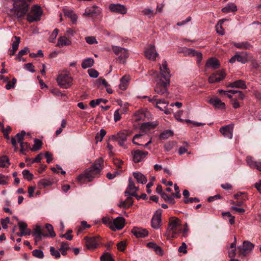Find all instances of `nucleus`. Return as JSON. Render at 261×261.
Masks as SVG:
<instances>
[{
    "instance_id": "28",
    "label": "nucleus",
    "mask_w": 261,
    "mask_h": 261,
    "mask_svg": "<svg viewBox=\"0 0 261 261\" xmlns=\"http://www.w3.org/2000/svg\"><path fill=\"white\" fill-rule=\"evenodd\" d=\"M147 246L149 247V248L152 249L155 253L160 255L162 256L163 255V250L161 248V247L158 246L157 244H156L154 243L153 242H149L147 244Z\"/></svg>"
},
{
    "instance_id": "48",
    "label": "nucleus",
    "mask_w": 261,
    "mask_h": 261,
    "mask_svg": "<svg viewBox=\"0 0 261 261\" xmlns=\"http://www.w3.org/2000/svg\"><path fill=\"white\" fill-rule=\"evenodd\" d=\"M26 135V133L24 130H22L20 133H17L15 136V139H16L17 140V142L19 143H20V142H22L24 136Z\"/></svg>"
},
{
    "instance_id": "64",
    "label": "nucleus",
    "mask_w": 261,
    "mask_h": 261,
    "mask_svg": "<svg viewBox=\"0 0 261 261\" xmlns=\"http://www.w3.org/2000/svg\"><path fill=\"white\" fill-rule=\"evenodd\" d=\"M236 248H229L228 251V255L229 258H234L236 255Z\"/></svg>"
},
{
    "instance_id": "37",
    "label": "nucleus",
    "mask_w": 261,
    "mask_h": 261,
    "mask_svg": "<svg viewBox=\"0 0 261 261\" xmlns=\"http://www.w3.org/2000/svg\"><path fill=\"white\" fill-rule=\"evenodd\" d=\"M10 164L9 159L7 156L3 155L0 157V167H8Z\"/></svg>"
},
{
    "instance_id": "29",
    "label": "nucleus",
    "mask_w": 261,
    "mask_h": 261,
    "mask_svg": "<svg viewBox=\"0 0 261 261\" xmlns=\"http://www.w3.org/2000/svg\"><path fill=\"white\" fill-rule=\"evenodd\" d=\"M129 184L128 186V187L127 188L125 192V195L126 196H127L128 194L130 195L132 193H130V191L135 190V192L136 191H138L139 188L138 187H136L135 185L134 182L133 181V179L131 177L129 178L128 179Z\"/></svg>"
},
{
    "instance_id": "43",
    "label": "nucleus",
    "mask_w": 261,
    "mask_h": 261,
    "mask_svg": "<svg viewBox=\"0 0 261 261\" xmlns=\"http://www.w3.org/2000/svg\"><path fill=\"white\" fill-rule=\"evenodd\" d=\"M246 162L251 168L254 169L256 166L257 161H254L251 156H248L246 159Z\"/></svg>"
},
{
    "instance_id": "59",
    "label": "nucleus",
    "mask_w": 261,
    "mask_h": 261,
    "mask_svg": "<svg viewBox=\"0 0 261 261\" xmlns=\"http://www.w3.org/2000/svg\"><path fill=\"white\" fill-rule=\"evenodd\" d=\"M59 33V30L58 29H55L53 32H52L51 34L49 36V41L50 42H54L55 40L56 39L58 34Z\"/></svg>"
},
{
    "instance_id": "26",
    "label": "nucleus",
    "mask_w": 261,
    "mask_h": 261,
    "mask_svg": "<svg viewBox=\"0 0 261 261\" xmlns=\"http://www.w3.org/2000/svg\"><path fill=\"white\" fill-rule=\"evenodd\" d=\"M232 44L238 49H250L252 47V45L248 41L233 42Z\"/></svg>"
},
{
    "instance_id": "46",
    "label": "nucleus",
    "mask_w": 261,
    "mask_h": 261,
    "mask_svg": "<svg viewBox=\"0 0 261 261\" xmlns=\"http://www.w3.org/2000/svg\"><path fill=\"white\" fill-rule=\"evenodd\" d=\"M101 261H115L112 258V255L108 252L105 253L100 257Z\"/></svg>"
},
{
    "instance_id": "36",
    "label": "nucleus",
    "mask_w": 261,
    "mask_h": 261,
    "mask_svg": "<svg viewBox=\"0 0 261 261\" xmlns=\"http://www.w3.org/2000/svg\"><path fill=\"white\" fill-rule=\"evenodd\" d=\"M63 12L65 16L71 18L73 23L76 21L77 16L72 11L67 9H64Z\"/></svg>"
},
{
    "instance_id": "63",
    "label": "nucleus",
    "mask_w": 261,
    "mask_h": 261,
    "mask_svg": "<svg viewBox=\"0 0 261 261\" xmlns=\"http://www.w3.org/2000/svg\"><path fill=\"white\" fill-rule=\"evenodd\" d=\"M187 245L185 242L181 243V245L179 247L178 251L179 252H182L184 254L187 253Z\"/></svg>"
},
{
    "instance_id": "16",
    "label": "nucleus",
    "mask_w": 261,
    "mask_h": 261,
    "mask_svg": "<svg viewBox=\"0 0 261 261\" xmlns=\"http://www.w3.org/2000/svg\"><path fill=\"white\" fill-rule=\"evenodd\" d=\"M125 219L122 217H118L113 220L111 230L115 231L122 229L125 225Z\"/></svg>"
},
{
    "instance_id": "22",
    "label": "nucleus",
    "mask_w": 261,
    "mask_h": 261,
    "mask_svg": "<svg viewBox=\"0 0 261 261\" xmlns=\"http://www.w3.org/2000/svg\"><path fill=\"white\" fill-rule=\"evenodd\" d=\"M132 232L137 238H144L148 234V232L146 229L138 227H134L132 230Z\"/></svg>"
},
{
    "instance_id": "21",
    "label": "nucleus",
    "mask_w": 261,
    "mask_h": 261,
    "mask_svg": "<svg viewBox=\"0 0 261 261\" xmlns=\"http://www.w3.org/2000/svg\"><path fill=\"white\" fill-rule=\"evenodd\" d=\"M208 103L213 105L216 109L224 110L225 104L218 97H213L209 99Z\"/></svg>"
},
{
    "instance_id": "56",
    "label": "nucleus",
    "mask_w": 261,
    "mask_h": 261,
    "mask_svg": "<svg viewBox=\"0 0 261 261\" xmlns=\"http://www.w3.org/2000/svg\"><path fill=\"white\" fill-rule=\"evenodd\" d=\"M112 222L113 221L109 217H103L102 219V222L104 224L108 225L111 229H113L112 228Z\"/></svg>"
},
{
    "instance_id": "23",
    "label": "nucleus",
    "mask_w": 261,
    "mask_h": 261,
    "mask_svg": "<svg viewBox=\"0 0 261 261\" xmlns=\"http://www.w3.org/2000/svg\"><path fill=\"white\" fill-rule=\"evenodd\" d=\"M227 87L237 88H241L242 89H246L247 88V86L245 84V81L241 80H239L229 83L227 86Z\"/></svg>"
},
{
    "instance_id": "10",
    "label": "nucleus",
    "mask_w": 261,
    "mask_h": 261,
    "mask_svg": "<svg viewBox=\"0 0 261 261\" xmlns=\"http://www.w3.org/2000/svg\"><path fill=\"white\" fill-rule=\"evenodd\" d=\"M162 210H157L154 214L151 219V226L154 229H158L161 226Z\"/></svg>"
},
{
    "instance_id": "14",
    "label": "nucleus",
    "mask_w": 261,
    "mask_h": 261,
    "mask_svg": "<svg viewBox=\"0 0 261 261\" xmlns=\"http://www.w3.org/2000/svg\"><path fill=\"white\" fill-rule=\"evenodd\" d=\"M158 55L154 45H149L145 51V57L150 60L154 61Z\"/></svg>"
},
{
    "instance_id": "3",
    "label": "nucleus",
    "mask_w": 261,
    "mask_h": 261,
    "mask_svg": "<svg viewBox=\"0 0 261 261\" xmlns=\"http://www.w3.org/2000/svg\"><path fill=\"white\" fill-rule=\"evenodd\" d=\"M32 0H13V8L10 9L8 12L9 15L12 17L21 18L24 17L29 10V5L27 1L31 2Z\"/></svg>"
},
{
    "instance_id": "51",
    "label": "nucleus",
    "mask_w": 261,
    "mask_h": 261,
    "mask_svg": "<svg viewBox=\"0 0 261 261\" xmlns=\"http://www.w3.org/2000/svg\"><path fill=\"white\" fill-rule=\"evenodd\" d=\"M33 255L38 258H43L44 257V254L42 250L38 249H35L32 251Z\"/></svg>"
},
{
    "instance_id": "49",
    "label": "nucleus",
    "mask_w": 261,
    "mask_h": 261,
    "mask_svg": "<svg viewBox=\"0 0 261 261\" xmlns=\"http://www.w3.org/2000/svg\"><path fill=\"white\" fill-rule=\"evenodd\" d=\"M22 174L23 177L29 181L32 180L33 178V174H32L28 170H24Z\"/></svg>"
},
{
    "instance_id": "42",
    "label": "nucleus",
    "mask_w": 261,
    "mask_h": 261,
    "mask_svg": "<svg viewBox=\"0 0 261 261\" xmlns=\"http://www.w3.org/2000/svg\"><path fill=\"white\" fill-rule=\"evenodd\" d=\"M52 185V182L47 179H41L39 182H38V186L42 187V188H45L46 187L51 186Z\"/></svg>"
},
{
    "instance_id": "4",
    "label": "nucleus",
    "mask_w": 261,
    "mask_h": 261,
    "mask_svg": "<svg viewBox=\"0 0 261 261\" xmlns=\"http://www.w3.org/2000/svg\"><path fill=\"white\" fill-rule=\"evenodd\" d=\"M180 224V221L179 219L175 217L171 218L169 220L168 227L165 236L168 239L176 238L177 235L181 232V229L178 228Z\"/></svg>"
},
{
    "instance_id": "58",
    "label": "nucleus",
    "mask_w": 261,
    "mask_h": 261,
    "mask_svg": "<svg viewBox=\"0 0 261 261\" xmlns=\"http://www.w3.org/2000/svg\"><path fill=\"white\" fill-rule=\"evenodd\" d=\"M18 225L20 231H25L27 230H31L30 229L27 228L28 225L25 222L19 221Z\"/></svg>"
},
{
    "instance_id": "40",
    "label": "nucleus",
    "mask_w": 261,
    "mask_h": 261,
    "mask_svg": "<svg viewBox=\"0 0 261 261\" xmlns=\"http://www.w3.org/2000/svg\"><path fill=\"white\" fill-rule=\"evenodd\" d=\"M108 100L102 98H98L96 99L92 100L90 101L89 105L92 108H95L96 106L98 105L100 102H102L105 103L108 102Z\"/></svg>"
},
{
    "instance_id": "39",
    "label": "nucleus",
    "mask_w": 261,
    "mask_h": 261,
    "mask_svg": "<svg viewBox=\"0 0 261 261\" xmlns=\"http://www.w3.org/2000/svg\"><path fill=\"white\" fill-rule=\"evenodd\" d=\"M42 145V141L38 139H35L34 140V144L33 146V147L31 148V150L33 151H36L41 148Z\"/></svg>"
},
{
    "instance_id": "35",
    "label": "nucleus",
    "mask_w": 261,
    "mask_h": 261,
    "mask_svg": "<svg viewBox=\"0 0 261 261\" xmlns=\"http://www.w3.org/2000/svg\"><path fill=\"white\" fill-rule=\"evenodd\" d=\"M168 103L169 102H167L164 99H159L156 101L155 107L160 109L161 111H163L164 110V109L167 107Z\"/></svg>"
},
{
    "instance_id": "19",
    "label": "nucleus",
    "mask_w": 261,
    "mask_h": 261,
    "mask_svg": "<svg viewBox=\"0 0 261 261\" xmlns=\"http://www.w3.org/2000/svg\"><path fill=\"white\" fill-rule=\"evenodd\" d=\"M132 153L133 155L134 161L135 163H139L146 157V156L148 154V152L146 151L137 150L132 151Z\"/></svg>"
},
{
    "instance_id": "55",
    "label": "nucleus",
    "mask_w": 261,
    "mask_h": 261,
    "mask_svg": "<svg viewBox=\"0 0 261 261\" xmlns=\"http://www.w3.org/2000/svg\"><path fill=\"white\" fill-rule=\"evenodd\" d=\"M17 82V80L13 77L12 81H7V84L6 85V88L7 90H10L12 88H13L15 87V85Z\"/></svg>"
},
{
    "instance_id": "33",
    "label": "nucleus",
    "mask_w": 261,
    "mask_h": 261,
    "mask_svg": "<svg viewBox=\"0 0 261 261\" xmlns=\"http://www.w3.org/2000/svg\"><path fill=\"white\" fill-rule=\"evenodd\" d=\"M94 63V60L91 58H88L84 59L82 64L81 66L83 69H86L92 67Z\"/></svg>"
},
{
    "instance_id": "61",
    "label": "nucleus",
    "mask_w": 261,
    "mask_h": 261,
    "mask_svg": "<svg viewBox=\"0 0 261 261\" xmlns=\"http://www.w3.org/2000/svg\"><path fill=\"white\" fill-rule=\"evenodd\" d=\"M117 246L119 251H123L126 247V242L125 241H121L117 244Z\"/></svg>"
},
{
    "instance_id": "25",
    "label": "nucleus",
    "mask_w": 261,
    "mask_h": 261,
    "mask_svg": "<svg viewBox=\"0 0 261 261\" xmlns=\"http://www.w3.org/2000/svg\"><path fill=\"white\" fill-rule=\"evenodd\" d=\"M206 66L211 67L214 69L218 68L220 67L219 61L215 58H210L206 63Z\"/></svg>"
},
{
    "instance_id": "18",
    "label": "nucleus",
    "mask_w": 261,
    "mask_h": 261,
    "mask_svg": "<svg viewBox=\"0 0 261 261\" xmlns=\"http://www.w3.org/2000/svg\"><path fill=\"white\" fill-rule=\"evenodd\" d=\"M110 10L114 13L125 14L127 12L126 8L122 5L111 4L109 5Z\"/></svg>"
},
{
    "instance_id": "34",
    "label": "nucleus",
    "mask_w": 261,
    "mask_h": 261,
    "mask_svg": "<svg viewBox=\"0 0 261 261\" xmlns=\"http://www.w3.org/2000/svg\"><path fill=\"white\" fill-rule=\"evenodd\" d=\"M185 53L187 55H190L191 56H196L198 59V61H200L202 59V54L200 53H198L195 50L193 49L189 48L186 49V51H185Z\"/></svg>"
},
{
    "instance_id": "54",
    "label": "nucleus",
    "mask_w": 261,
    "mask_h": 261,
    "mask_svg": "<svg viewBox=\"0 0 261 261\" xmlns=\"http://www.w3.org/2000/svg\"><path fill=\"white\" fill-rule=\"evenodd\" d=\"M50 252L52 256H55L56 258H58L60 257L61 254L59 252V250H56L54 247H50Z\"/></svg>"
},
{
    "instance_id": "32",
    "label": "nucleus",
    "mask_w": 261,
    "mask_h": 261,
    "mask_svg": "<svg viewBox=\"0 0 261 261\" xmlns=\"http://www.w3.org/2000/svg\"><path fill=\"white\" fill-rule=\"evenodd\" d=\"M237 10V6L233 3H228L226 7L222 9V12L225 13L235 12Z\"/></svg>"
},
{
    "instance_id": "52",
    "label": "nucleus",
    "mask_w": 261,
    "mask_h": 261,
    "mask_svg": "<svg viewBox=\"0 0 261 261\" xmlns=\"http://www.w3.org/2000/svg\"><path fill=\"white\" fill-rule=\"evenodd\" d=\"M183 144L185 145L184 146H180L178 149V153L179 155H182L188 151L187 147L189 146V143L187 142H184Z\"/></svg>"
},
{
    "instance_id": "30",
    "label": "nucleus",
    "mask_w": 261,
    "mask_h": 261,
    "mask_svg": "<svg viewBox=\"0 0 261 261\" xmlns=\"http://www.w3.org/2000/svg\"><path fill=\"white\" fill-rule=\"evenodd\" d=\"M133 176L136 179L138 182L145 184L146 183L147 179V178L140 172H134Z\"/></svg>"
},
{
    "instance_id": "44",
    "label": "nucleus",
    "mask_w": 261,
    "mask_h": 261,
    "mask_svg": "<svg viewBox=\"0 0 261 261\" xmlns=\"http://www.w3.org/2000/svg\"><path fill=\"white\" fill-rule=\"evenodd\" d=\"M106 133L107 132L105 129H100V132L97 133L95 137V139L96 142L102 141L103 138L106 135Z\"/></svg>"
},
{
    "instance_id": "50",
    "label": "nucleus",
    "mask_w": 261,
    "mask_h": 261,
    "mask_svg": "<svg viewBox=\"0 0 261 261\" xmlns=\"http://www.w3.org/2000/svg\"><path fill=\"white\" fill-rule=\"evenodd\" d=\"M14 38H15V41H13L12 44V47L14 50H17L20 42V38L17 36H14Z\"/></svg>"
},
{
    "instance_id": "11",
    "label": "nucleus",
    "mask_w": 261,
    "mask_h": 261,
    "mask_svg": "<svg viewBox=\"0 0 261 261\" xmlns=\"http://www.w3.org/2000/svg\"><path fill=\"white\" fill-rule=\"evenodd\" d=\"M128 136V132L125 130L122 132H119L116 135L111 136L110 139L117 141L119 145L123 146L124 142L127 140Z\"/></svg>"
},
{
    "instance_id": "62",
    "label": "nucleus",
    "mask_w": 261,
    "mask_h": 261,
    "mask_svg": "<svg viewBox=\"0 0 261 261\" xmlns=\"http://www.w3.org/2000/svg\"><path fill=\"white\" fill-rule=\"evenodd\" d=\"M24 66L25 69H26L28 71H30L32 73H34L35 72V70L34 69V66H33L32 63H29L27 64H25L24 65Z\"/></svg>"
},
{
    "instance_id": "53",
    "label": "nucleus",
    "mask_w": 261,
    "mask_h": 261,
    "mask_svg": "<svg viewBox=\"0 0 261 261\" xmlns=\"http://www.w3.org/2000/svg\"><path fill=\"white\" fill-rule=\"evenodd\" d=\"M2 133H3V135L5 137V138L7 140L9 139L10 137H9V134L11 132V127L10 126H7L6 127V128L3 127V128H2Z\"/></svg>"
},
{
    "instance_id": "47",
    "label": "nucleus",
    "mask_w": 261,
    "mask_h": 261,
    "mask_svg": "<svg viewBox=\"0 0 261 261\" xmlns=\"http://www.w3.org/2000/svg\"><path fill=\"white\" fill-rule=\"evenodd\" d=\"M134 116L136 117V121H139L141 120L145 115L143 111L139 110L135 113Z\"/></svg>"
},
{
    "instance_id": "5",
    "label": "nucleus",
    "mask_w": 261,
    "mask_h": 261,
    "mask_svg": "<svg viewBox=\"0 0 261 261\" xmlns=\"http://www.w3.org/2000/svg\"><path fill=\"white\" fill-rule=\"evenodd\" d=\"M31 14H28L27 16V20L29 22L38 21L41 19L42 14V11L41 7L37 5L33 6L31 10Z\"/></svg>"
},
{
    "instance_id": "7",
    "label": "nucleus",
    "mask_w": 261,
    "mask_h": 261,
    "mask_svg": "<svg viewBox=\"0 0 261 261\" xmlns=\"http://www.w3.org/2000/svg\"><path fill=\"white\" fill-rule=\"evenodd\" d=\"M254 245L248 241H244L242 245L238 247V255L242 258L246 257L252 251Z\"/></svg>"
},
{
    "instance_id": "41",
    "label": "nucleus",
    "mask_w": 261,
    "mask_h": 261,
    "mask_svg": "<svg viewBox=\"0 0 261 261\" xmlns=\"http://www.w3.org/2000/svg\"><path fill=\"white\" fill-rule=\"evenodd\" d=\"M161 197L165 200L166 202H167L170 204H174L175 203V201L174 200L172 195H169L165 193L162 194Z\"/></svg>"
},
{
    "instance_id": "15",
    "label": "nucleus",
    "mask_w": 261,
    "mask_h": 261,
    "mask_svg": "<svg viewBox=\"0 0 261 261\" xmlns=\"http://www.w3.org/2000/svg\"><path fill=\"white\" fill-rule=\"evenodd\" d=\"M101 13L100 9L96 5L89 7L85 9L84 15L89 17H96Z\"/></svg>"
},
{
    "instance_id": "12",
    "label": "nucleus",
    "mask_w": 261,
    "mask_h": 261,
    "mask_svg": "<svg viewBox=\"0 0 261 261\" xmlns=\"http://www.w3.org/2000/svg\"><path fill=\"white\" fill-rule=\"evenodd\" d=\"M31 234L34 237V240L36 243L42 240V237H48V234L43 233L42 232L41 228L39 225L35 226Z\"/></svg>"
},
{
    "instance_id": "17",
    "label": "nucleus",
    "mask_w": 261,
    "mask_h": 261,
    "mask_svg": "<svg viewBox=\"0 0 261 261\" xmlns=\"http://www.w3.org/2000/svg\"><path fill=\"white\" fill-rule=\"evenodd\" d=\"M233 124H231L222 126L220 128V132L225 137L231 139L233 135Z\"/></svg>"
},
{
    "instance_id": "20",
    "label": "nucleus",
    "mask_w": 261,
    "mask_h": 261,
    "mask_svg": "<svg viewBox=\"0 0 261 261\" xmlns=\"http://www.w3.org/2000/svg\"><path fill=\"white\" fill-rule=\"evenodd\" d=\"M241 54H245V55H241L238 53L229 60V62L230 63H233L236 61H237L239 62H241L242 64H245L246 62H247L248 59L247 57V53L241 52Z\"/></svg>"
},
{
    "instance_id": "13",
    "label": "nucleus",
    "mask_w": 261,
    "mask_h": 261,
    "mask_svg": "<svg viewBox=\"0 0 261 261\" xmlns=\"http://www.w3.org/2000/svg\"><path fill=\"white\" fill-rule=\"evenodd\" d=\"M226 76V74L224 71L221 70L217 71L212 74L208 77V82L210 83H215L219 82L223 80Z\"/></svg>"
},
{
    "instance_id": "8",
    "label": "nucleus",
    "mask_w": 261,
    "mask_h": 261,
    "mask_svg": "<svg viewBox=\"0 0 261 261\" xmlns=\"http://www.w3.org/2000/svg\"><path fill=\"white\" fill-rule=\"evenodd\" d=\"M72 77L67 74H60L57 79L59 86L65 89H68L72 86Z\"/></svg>"
},
{
    "instance_id": "1",
    "label": "nucleus",
    "mask_w": 261,
    "mask_h": 261,
    "mask_svg": "<svg viewBox=\"0 0 261 261\" xmlns=\"http://www.w3.org/2000/svg\"><path fill=\"white\" fill-rule=\"evenodd\" d=\"M160 70L162 78L157 82L154 91L159 95L167 96L169 95L167 87L170 83L171 75L166 61L160 65Z\"/></svg>"
},
{
    "instance_id": "57",
    "label": "nucleus",
    "mask_w": 261,
    "mask_h": 261,
    "mask_svg": "<svg viewBox=\"0 0 261 261\" xmlns=\"http://www.w3.org/2000/svg\"><path fill=\"white\" fill-rule=\"evenodd\" d=\"M88 73L91 77L96 78L99 75L98 72L94 69L91 68L88 69Z\"/></svg>"
},
{
    "instance_id": "31",
    "label": "nucleus",
    "mask_w": 261,
    "mask_h": 261,
    "mask_svg": "<svg viewBox=\"0 0 261 261\" xmlns=\"http://www.w3.org/2000/svg\"><path fill=\"white\" fill-rule=\"evenodd\" d=\"M130 80V77L128 75H124L120 79V84L119 88L124 91L125 90L128 86V83Z\"/></svg>"
},
{
    "instance_id": "38",
    "label": "nucleus",
    "mask_w": 261,
    "mask_h": 261,
    "mask_svg": "<svg viewBox=\"0 0 261 261\" xmlns=\"http://www.w3.org/2000/svg\"><path fill=\"white\" fill-rule=\"evenodd\" d=\"M173 132L171 130L167 129L163 132L160 135L161 139H167L169 137L173 135Z\"/></svg>"
},
{
    "instance_id": "60",
    "label": "nucleus",
    "mask_w": 261,
    "mask_h": 261,
    "mask_svg": "<svg viewBox=\"0 0 261 261\" xmlns=\"http://www.w3.org/2000/svg\"><path fill=\"white\" fill-rule=\"evenodd\" d=\"M1 222L3 228L4 229H7L8 228L7 224L10 222V218L6 217L5 219H2Z\"/></svg>"
},
{
    "instance_id": "27",
    "label": "nucleus",
    "mask_w": 261,
    "mask_h": 261,
    "mask_svg": "<svg viewBox=\"0 0 261 261\" xmlns=\"http://www.w3.org/2000/svg\"><path fill=\"white\" fill-rule=\"evenodd\" d=\"M158 125V123L156 122H147L142 123L140 126V129L145 132L154 128Z\"/></svg>"
},
{
    "instance_id": "24",
    "label": "nucleus",
    "mask_w": 261,
    "mask_h": 261,
    "mask_svg": "<svg viewBox=\"0 0 261 261\" xmlns=\"http://www.w3.org/2000/svg\"><path fill=\"white\" fill-rule=\"evenodd\" d=\"M71 44V41L65 36H61L58 39V43L56 46L59 47H63L65 46H68Z\"/></svg>"
},
{
    "instance_id": "45",
    "label": "nucleus",
    "mask_w": 261,
    "mask_h": 261,
    "mask_svg": "<svg viewBox=\"0 0 261 261\" xmlns=\"http://www.w3.org/2000/svg\"><path fill=\"white\" fill-rule=\"evenodd\" d=\"M45 228L48 232V237H50L51 238L55 237L56 236V233L54 230V228L53 226L50 224H46L45 225Z\"/></svg>"
},
{
    "instance_id": "6",
    "label": "nucleus",
    "mask_w": 261,
    "mask_h": 261,
    "mask_svg": "<svg viewBox=\"0 0 261 261\" xmlns=\"http://www.w3.org/2000/svg\"><path fill=\"white\" fill-rule=\"evenodd\" d=\"M112 49L116 55L118 56L117 60L119 63L125 64L129 56L128 50L126 48L113 45L112 46Z\"/></svg>"
},
{
    "instance_id": "2",
    "label": "nucleus",
    "mask_w": 261,
    "mask_h": 261,
    "mask_svg": "<svg viewBox=\"0 0 261 261\" xmlns=\"http://www.w3.org/2000/svg\"><path fill=\"white\" fill-rule=\"evenodd\" d=\"M103 160L102 158L96 160L94 163L90 168L87 169L83 174L77 177V181L82 184L85 182V179L88 181H91L94 178L98 175L102 169Z\"/></svg>"
},
{
    "instance_id": "9",
    "label": "nucleus",
    "mask_w": 261,
    "mask_h": 261,
    "mask_svg": "<svg viewBox=\"0 0 261 261\" xmlns=\"http://www.w3.org/2000/svg\"><path fill=\"white\" fill-rule=\"evenodd\" d=\"M100 239V237L98 235L93 237H85L84 240L87 249L90 250L95 249L97 247Z\"/></svg>"
}]
</instances>
